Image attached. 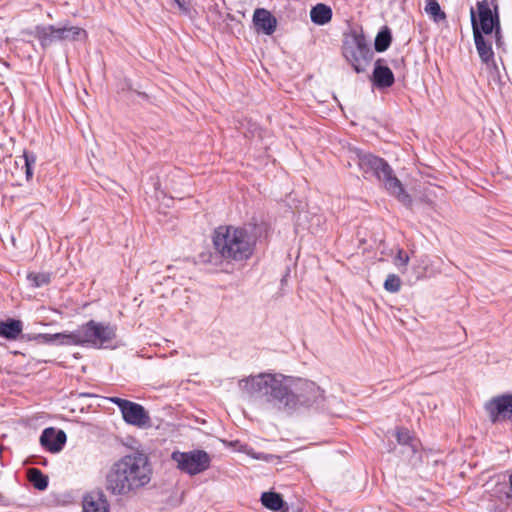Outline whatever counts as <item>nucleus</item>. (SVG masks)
I'll return each instance as SVG.
<instances>
[{"mask_svg":"<svg viewBox=\"0 0 512 512\" xmlns=\"http://www.w3.org/2000/svg\"><path fill=\"white\" fill-rule=\"evenodd\" d=\"M256 242V235L246 226H219L214 231L215 251L227 263H240L250 259Z\"/></svg>","mask_w":512,"mask_h":512,"instance_id":"obj_3","label":"nucleus"},{"mask_svg":"<svg viewBox=\"0 0 512 512\" xmlns=\"http://www.w3.org/2000/svg\"><path fill=\"white\" fill-rule=\"evenodd\" d=\"M239 388L249 398L288 414L295 407L291 397V380L283 374L259 373L241 379Z\"/></svg>","mask_w":512,"mask_h":512,"instance_id":"obj_2","label":"nucleus"},{"mask_svg":"<svg viewBox=\"0 0 512 512\" xmlns=\"http://www.w3.org/2000/svg\"><path fill=\"white\" fill-rule=\"evenodd\" d=\"M109 401L120 409L123 420L127 424L139 428L150 424V416L142 405L120 397H110Z\"/></svg>","mask_w":512,"mask_h":512,"instance_id":"obj_11","label":"nucleus"},{"mask_svg":"<svg viewBox=\"0 0 512 512\" xmlns=\"http://www.w3.org/2000/svg\"><path fill=\"white\" fill-rule=\"evenodd\" d=\"M342 53L357 73L365 71L366 64L373 56L365 36L356 32L346 36Z\"/></svg>","mask_w":512,"mask_h":512,"instance_id":"obj_6","label":"nucleus"},{"mask_svg":"<svg viewBox=\"0 0 512 512\" xmlns=\"http://www.w3.org/2000/svg\"><path fill=\"white\" fill-rule=\"evenodd\" d=\"M253 23L258 31H262L266 35H272L277 26L276 18L263 8H258L254 11Z\"/></svg>","mask_w":512,"mask_h":512,"instance_id":"obj_17","label":"nucleus"},{"mask_svg":"<svg viewBox=\"0 0 512 512\" xmlns=\"http://www.w3.org/2000/svg\"><path fill=\"white\" fill-rule=\"evenodd\" d=\"M358 166L364 177L374 176L385 187V189L396 197L403 205H412L411 196L405 191L400 180L394 175L390 165L382 158L362 151L357 152Z\"/></svg>","mask_w":512,"mask_h":512,"instance_id":"obj_4","label":"nucleus"},{"mask_svg":"<svg viewBox=\"0 0 512 512\" xmlns=\"http://www.w3.org/2000/svg\"><path fill=\"white\" fill-rule=\"evenodd\" d=\"M69 336H72V332H62L55 334H39L37 335V339H39L42 343L50 344L58 342L63 345H72L70 342Z\"/></svg>","mask_w":512,"mask_h":512,"instance_id":"obj_26","label":"nucleus"},{"mask_svg":"<svg viewBox=\"0 0 512 512\" xmlns=\"http://www.w3.org/2000/svg\"><path fill=\"white\" fill-rule=\"evenodd\" d=\"M477 12L474 7L470 8V20L472 32H474V24L478 31L484 32L486 35L492 34L495 25L500 23V15L496 0H481L476 3Z\"/></svg>","mask_w":512,"mask_h":512,"instance_id":"obj_9","label":"nucleus"},{"mask_svg":"<svg viewBox=\"0 0 512 512\" xmlns=\"http://www.w3.org/2000/svg\"><path fill=\"white\" fill-rule=\"evenodd\" d=\"M427 203H432L429 199H424Z\"/></svg>","mask_w":512,"mask_h":512,"instance_id":"obj_34","label":"nucleus"},{"mask_svg":"<svg viewBox=\"0 0 512 512\" xmlns=\"http://www.w3.org/2000/svg\"><path fill=\"white\" fill-rule=\"evenodd\" d=\"M66 434L63 430L49 427L43 430L40 436L41 445L49 452L58 453L66 443Z\"/></svg>","mask_w":512,"mask_h":512,"instance_id":"obj_13","label":"nucleus"},{"mask_svg":"<svg viewBox=\"0 0 512 512\" xmlns=\"http://www.w3.org/2000/svg\"><path fill=\"white\" fill-rule=\"evenodd\" d=\"M28 281L31 283V286L34 288H40L46 286L51 281V274L47 272L41 273H29L27 275Z\"/></svg>","mask_w":512,"mask_h":512,"instance_id":"obj_27","label":"nucleus"},{"mask_svg":"<svg viewBox=\"0 0 512 512\" xmlns=\"http://www.w3.org/2000/svg\"><path fill=\"white\" fill-rule=\"evenodd\" d=\"M491 496L498 499L506 505L512 504V473L509 475V481L498 482L491 490Z\"/></svg>","mask_w":512,"mask_h":512,"instance_id":"obj_19","label":"nucleus"},{"mask_svg":"<svg viewBox=\"0 0 512 512\" xmlns=\"http://www.w3.org/2000/svg\"><path fill=\"white\" fill-rule=\"evenodd\" d=\"M260 500L265 508L274 512H280L285 506L282 496L279 493L272 491L263 492Z\"/></svg>","mask_w":512,"mask_h":512,"instance_id":"obj_22","label":"nucleus"},{"mask_svg":"<svg viewBox=\"0 0 512 512\" xmlns=\"http://www.w3.org/2000/svg\"><path fill=\"white\" fill-rule=\"evenodd\" d=\"M291 397L295 407L291 413L304 407L309 408L319 405L323 401V391L314 382L299 379L296 382L291 381Z\"/></svg>","mask_w":512,"mask_h":512,"instance_id":"obj_10","label":"nucleus"},{"mask_svg":"<svg viewBox=\"0 0 512 512\" xmlns=\"http://www.w3.org/2000/svg\"><path fill=\"white\" fill-rule=\"evenodd\" d=\"M485 35L484 32L478 31L476 24H474L473 38L478 55L487 67L493 66L496 68L492 44L486 40Z\"/></svg>","mask_w":512,"mask_h":512,"instance_id":"obj_14","label":"nucleus"},{"mask_svg":"<svg viewBox=\"0 0 512 512\" xmlns=\"http://www.w3.org/2000/svg\"><path fill=\"white\" fill-rule=\"evenodd\" d=\"M171 460L176 468L189 476H195L208 470L211 466L210 455L201 449H194L187 452L173 451Z\"/></svg>","mask_w":512,"mask_h":512,"instance_id":"obj_8","label":"nucleus"},{"mask_svg":"<svg viewBox=\"0 0 512 512\" xmlns=\"http://www.w3.org/2000/svg\"><path fill=\"white\" fill-rule=\"evenodd\" d=\"M495 43L497 47H501L503 45V36H502V29H501V23H498L495 25V30L492 32Z\"/></svg>","mask_w":512,"mask_h":512,"instance_id":"obj_30","label":"nucleus"},{"mask_svg":"<svg viewBox=\"0 0 512 512\" xmlns=\"http://www.w3.org/2000/svg\"><path fill=\"white\" fill-rule=\"evenodd\" d=\"M22 157L24 159L26 179L27 181H30L33 177V167L36 163V155L32 152L24 151Z\"/></svg>","mask_w":512,"mask_h":512,"instance_id":"obj_28","label":"nucleus"},{"mask_svg":"<svg viewBox=\"0 0 512 512\" xmlns=\"http://www.w3.org/2000/svg\"><path fill=\"white\" fill-rule=\"evenodd\" d=\"M23 323L17 319L0 321V336L8 340H16L22 333Z\"/></svg>","mask_w":512,"mask_h":512,"instance_id":"obj_18","label":"nucleus"},{"mask_svg":"<svg viewBox=\"0 0 512 512\" xmlns=\"http://www.w3.org/2000/svg\"><path fill=\"white\" fill-rule=\"evenodd\" d=\"M33 35L39 40L43 48H47L55 42L80 41L87 38L85 29L68 24L61 27L38 25L35 27Z\"/></svg>","mask_w":512,"mask_h":512,"instance_id":"obj_7","label":"nucleus"},{"mask_svg":"<svg viewBox=\"0 0 512 512\" xmlns=\"http://www.w3.org/2000/svg\"><path fill=\"white\" fill-rule=\"evenodd\" d=\"M174 2L177 4L180 11L184 14H188L190 11L189 4L186 3L184 0H174Z\"/></svg>","mask_w":512,"mask_h":512,"instance_id":"obj_32","label":"nucleus"},{"mask_svg":"<svg viewBox=\"0 0 512 512\" xmlns=\"http://www.w3.org/2000/svg\"><path fill=\"white\" fill-rule=\"evenodd\" d=\"M311 21L316 25H325L332 19V10L329 6L318 3L310 11Z\"/></svg>","mask_w":512,"mask_h":512,"instance_id":"obj_20","label":"nucleus"},{"mask_svg":"<svg viewBox=\"0 0 512 512\" xmlns=\"http://www.w3.org/2000/svg\"><path fill=\"white\" fill-rule=\"evenodd\" d=\"M484 409L492 424L512 421V393L491 398L485 403Z\"/></svg>","mask_w":512,"mask_h":512,"instance_id":"obj_12","label":"nucleus"},{"mask_svg":"<svg viewBox=\"0 0 512 512\" xmlns=\"http://www.w3.org/2000/svg\"><path fill=\"white\" fill-rule=\"evenodd\" d=\"M152 465L146 454L132 452L111 464L105 474V489L117 497L136 495L151 482Z\"/></svg>","mask_w":512,"mask_h":512,"instance_id":"obj_1","label":"nucleus"},{"mask_svg":"<svg viewBox=\"0 0 512 512\" xmlns=\"http://www.w3.org/2000/svg\"><path fill=\"white\" fill-rule=\"evenodd\" d=\"M28 480L37 490L43 491L48 487V476L37 468H30L28 470Z\"/></svg>","mask_w":512,"mask_h":512,"instance_id":"obj_23","label":"nucleus"},{"mask_svg":"<svg viewBox=\"0 0 512 512\" xmlns=\"http://www.w3.org/2000/svg\"><path fill=\"white\" fill-rule=\"evenodd\" d=\"M425 12L436 23L446 19L445 12L441 9L437 0H426Z\"/></svg>","mask_w":512,"mask_h":512,"instance_id":"obj_25","label":"nucleus"},{"mask_svg":"<svg viewBox=\"0 0 512 512\" xmlns=\"http://www.w3.org/2000/svg\"><path fill=\"white\" fill-rule=\"evenodd\" d=\"M384 288L391 293L398 292L401 288L400 278L395 274L388 275L384 282Z\"/></svg>","mask_w":512,"mask_h":512,"instance_id":"obj_29","label":"nucleus"},{"mask_svg":"<svg viewBox=\"0 0 512 512\" xmlns=\"http://www.w3.org/2000/svg\"><path fill=\"white\" fill-rule=\"evenodd\" d=\"M251 456L254 458V459H258V460H265V461H268L271 456L270 455H267V454H263V453H258V454H251Z\"/></svg>","mask_w":512,"mask_h":512,"instance_id":"obj_33","label":"nucleus"},{"mask_svg":"<svg viewBox=\"0 0 512 512\" xmlns=\"http://www.w3.org/2000/svg\"><path fill=\"white\" fill-rule=\"evenodd\" d=\"M83 512H110V505L102 492H91L83 497Z\"/></svg>","mask_w":512,"mask_h":512,"instance_id":"obj_16","label":"nucleus"},{"mask_svg":"<svg viewBox=\"0 0 512 512\" xmlns=\"http://www.w3.org/2000/svg\"><path fill=\"white\" fill-rule=\"evenodd\" d=\"M392 42V35L390 29L385 26L377 34L374 42V47L377 52L386 51Z\"/></svg>","mask_w":512,"mask_h":512,"instance_id":"obj_24","label":"nucleus"},{"mask_svg":"<svg viewBox=\"0 0 512 512\" xmlns=\"http://www.w3.org/2000/svg\"><path fill=\"white\" fill-rule=\"evenodd\" d=\"M396 261L399 262L400 265L406 266L409 262V256L400 249L397 253Z\"/></svg>","mask_w":512,"mask_h":512,"instance_id":"obj_31","label":"nucleus"},{"mask_svg":"<svg viewBox=\"0 0 512 512\" xmlns=\"http://www.w3.org/2000/svg\"><path fill=\"white\" fill-rule=\"evenodd\" d=\"M72 345L86 346L96 349L115 348L114 341L116 339V327L90 320L87 323L72 331L69 336Z\"/></svg>","mask_w":512,"mask_h":512,"instance_id":"obj_5","label":"nucleus"},{"mask_svg":"<svg viewBox=\"0 0 512 512\" xmlns=\"http://www.w3.org/2000/svg\"><path fill=\"white\" fill-rule=\"evenodd\" d=\"M383 62V59L376 60L372 75V82L379 89L389 88L395 82L392 70L388 66L383 65Z\"/></svg>","mask_w":512,"mask_h":512,"instance_id":"obj_15","label":"nucleus"},{"mask_svg":"<svg viewBox=\"0 0 512 512\" xmlns=\"http://www.w3.org/2000/svg\"><path fill=\"white\" fill-rule=\"evenodd\" d=\"M397 442L405 447V451L403 453H407L408 455H414L417 452V441L410 435L409 430L405 428H399L396 431Z\"/></svg>","mask_w":512,"mask_h":512,"instance_id":"obj_21","label":"nucleus"}]
</instances>
